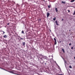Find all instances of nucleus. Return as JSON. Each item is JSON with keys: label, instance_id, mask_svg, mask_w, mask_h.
Returning a JSON list of instances; mask_svg holds the SVG:
<instances>
[{"label": "nucleus", "instance_id": "1", "mask_svg": "<svg viewBox=\"0 0 75 75\" xmlns=\"http://www.w3.org/2000/svg\"><path fill=\"white\" fill-rule=\"evenodd\" d=\"M54 40L55 41L54 45H56L57 44V40H56L55 38H54Z\"/></svg>", "mask_w": 75, "mask_h": 75}, {"label": "nucleus", "instance_id": "2", "mask_svg": "<svg viewBox=\"0 0 75 75\" xmlns=\"http://www.w3.org/2000/svg\"><path fill=\"white\" fill-rule=\"evenodd\" d=\"M50 14L49 13H47V17H49V16H50Z\"/></svg>", "mask_w": 75, "mask_h": 75}, {"label": "nucleus", "instance_id": "3", "mask_svg": "<svg viewBox=\"0 0 75 75\" xmlns=\"http://www.w3.org/2000/svg\"><path fill=\"white\" fill-rule=\"evenodd\" d=\"M55 23H56V25H59V24L58 23V22L57 21H55Z\"/></svg>", "mask_w": 75, "mask_h": 75}, {"label": "nucleus", "instance_id": "4", "mask_svg": "<svg viewBox=\"0 0 75 75\" xmlns=\"http://www.w3.org/2000/svg\"><path fill=\"white\" fill-rule=\"evenodd\" d=\"M44 56H43L42 57H40L39 58L40 59H41V60H43V59H42V58H44Z\"/></svg>", "mask_w": 75, "mask_h": 75}, {"label": "nucleus", "instance_id": "5", "mask_svg": "<svg viewBox=\"0 0 75 75\" xmlns=\"http://www.w3.org/2000/svg\"><path fill=\"white\" fill-rule=\"evenodd\" d=\"M22 44L23 46H24V45H25V42H23L22 43Z\"/></svg>", "mask_w": 75, "mask_h": 75}, {"label": "nucleus", "instance_id": "6", "mask_svg": "<svg viewBox=\"0 0 75 75\" xmlns=\"http://www.w3.org/2000/svg\"><path fill=\"white\" fill-rule=\"evenodd\" d=\"M4 38H7V36L6 35H5L4 36H3Z\"/></svg>", "mask_w": 75, "mask_h": 75}, {"label": "nucleus", "instance_id": "7", "mask_svg": "<svg viewBox=\"0 0 75 75\" xmlns=\"http://www.w3.org/2000/svg\"><path fill=\"white\" fill-rule=\"evenodd\" d=\"M62 3H63V4H65V3H66V1H65L63 2V1H62Z\"/></svg>", "mask_w": 75, "mask_h": 75}, {"label": "nucleus", "instance_id": "8", "mask_svg": "<svg viewBox=\"0 0 75 75\" xmlns=\"http://www.w3.org/2000/svg\"><path fill=\"white\" fill-rule=\"evenodd\" d=\"M62 51H63V52L64 53H65V51L64 50V49H62Z\"/></svg>", "mask_w": 75, "mask_h": 75}, {"label": "nucleus", "instance_id": "9", "mask_svg": "<svg viewBox=\"0 0 75 75\" xmlns=\"http://www.w3.org/2000/svg\"><path fill=\"white\" fill-rule=\"evenodd\" d=\"M55 10H56V11L57 12H58V10H57V8H55Z\"/></svg>", "mask_w": 75, "mask_h": 75}, {"label": "nucleus", "instance_id": "10", "mask_svg": "<svg viewBox=\"0 0 75 75\" xmlns=\"http://www.w3.org/2000/svg\"><path fill=\"white\" fill-rule=\"evenodd\" d=\"M75 1V0H72L71 1V2H74Z\"/></svg>", "mask_w": 75, "mask_h": 75}, {"label": "nucleus", "instance_id": "11", "mask_svg": "<svg viewBox=\"0 0 75 75\" xmlns=\"http://www.w3.org/2000/svg\"><path fill=\"white\" fill-rule=\"evenodd\" d=\"M56 19V18L55 17L54 18H53V20L54 21H55Z\"/></svg>", "mask_w": 75, "mask_h": 75}, {"label": "nucleus", "instance_id": "12", "mask_svg": "<svg viewBox=\"0 0 75 75\" xmlns=\"http://www.w3.org/2000/svg\"><path fill=\"white\" fill-rule=\"evenodd\" d=\"M50 5H49L48 6V8H50L51 7H50Z\"/></svg>", "mask_w": 75, "mask_h": 75}, {"label": "nucleus", "instance_id": "13", "mask_svg": "<svg viewBox=\"0 0 75 75\" xmlns=\"http://www.w3.org/2000/svg\"><path fill=\"white\" fill-rule=\"evenodd\" d=\"M2 32H3V34H4V33H5V32H4V31H2Z\"/></svg>", "mask_w": 75, "mask_h": 75}, {"label": "nucleus", "instance_id": "14", "mask_svg": "<svg viewBox=\"0 0 75 75\" xmlns=\"http://www.w3.org/2000/svg\"><path fill=\"white\" fill-rule=\"evenodd\" d=\"M69 68H72V67H71V66H70L69 67Z\"/></svg>", "mask_w": 75, "mask_h": 75}, {"label": "nucleus", "instance_id": "15", "mask_svg": "<svg viewBox=\"0 0 75 75\" xmlns=\"http://www.w3.org/2000/svg\"><path fill=\"white\" fill-rule=\"evenodd\" d=\"M22 34H23L24 33V31H23V30L22 31Z\"/></svg>", "mask_w": 75, "mask_h": 75}, {"label": "nucleus", "instance_id": "16", "mask_svg": "<svg viewBox=\"0 0 75 75\" xmlns=\"http://www.w3.org/2000/svg\"><path fill=\"white\" fill-rule=\"evenodd\" d=\"M39 21H41V19H39L38 20Z\"/></svg>", "mask_w": 75, "mask_h": 75}, {"label": "nucleus", "instance_id": "17", "mask_svg": "<svg viewBox=\"0 0 75 75\" xmlns=\"http://www.w3.org/2000/svg\"><path fill=\"white\" fill-rule=\"evenodd\" d=\"M68 11L69 13H70V11H69V10H68Z\"/></svg>", "mask_w": 75, "mask_h": 75}, {"label": "nucleus", "instance_id": "18", "mask_svg": "<svg viewBox=\"0 0 75 75\" xmlns=\"http://www.w3.org/2000/svg\"><path fill=\"white\" fill-rule=\"evenodd\" d=\"M9 24H10V23H8L7 24V25H9Z\"/></svg>", "mask_w": 75, "mask_h": 75}, {"label": "nucleus", "instance_id": "19", "mask_svg": "<svg viewBox=\"0 0 75 75\" xmlns=\"http://www.w3.org/2000/svg\"><path fill=\"white\" fill-rule=\"evenodd\" d=\"M73 47H71V50H72L73 49Z\"/></svg>", "mask_w": 75, "mask_h": 75}, {"label": "nucleus", "instance_id": "20", "mask_svg": "<svg viewBox=\"0 0 75 75\" xmlns=\"http://www.w3.org/2000/svg\"><path fill=\"white\" fill-rule=\"evenodd\" d=\"M57 75H63L62 74H57Z\"/></svg>", "mask_w": 75, "mask_h": 75}, {"label": "nucleus", "instance_id": "21", "mask_svg": "<svg viewBox=\"0 0 75 75\" xmlns=\"http://www.w3.org/2000/svg\"><path fill=\"white\" fill-rule=\"evenodd\" d=\"M20 39L21 40H23V38H21Z\"/></svg>", "mask_w": 75, "mask_h": 75}, {"label": "nucleus", "instance_id": "22", "mask_svg": "<svg viewBox=\"0 0 75 75\" xmlns=\"http://www.w3.org/2000/svg\"><path fill=\"white\" fill-rule=\"evenodd\" d=\"M71 45V43H69V45Z\"/></svg>", "mask_w": 75, "mask_h": 75}, {"label": "nucleus", "instance_id": "23", "mask_svg": "<svg viewBox=\"0 0 75 75\" xmlns=\"http://www.w3.org/2000/svg\"><path fill=\"white\" fill-rule=\"evenodd\" d=\"M63 20H64V19H62V21H63Z\"/></svg>", "mask_w": 75, "mask_h": 75}]
</instances>
